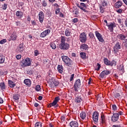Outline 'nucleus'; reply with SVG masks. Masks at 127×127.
Segmentation results:
<instances>
[{
  "mask_svg": "<svg viewBox=\"0 0 127 127\" xmlns=\"http://www.w3.org/2000/svg\"><path fill=\"white\" fill-rule=\"evenodd\" d=\"M60 10H61L60 8H57L55 10L56 14H59V13H60Z\"/></svg>",
  "mask_w": 127,
  "mask_h": 127,
  "instance_id": "obj_48",
  "label": "nucleus"
},
{
  "mask_svg": "<svg viewBox=\"0 0 127 127\" xmlns=\"http://www.w3.org/2000/svg\"><path fill=\"white\" fill-rule=\"evenodd\" d=\"M51 107H55V108H57V107H58V105H57V103L55 101H54L52 103L48 105V108H51Z\"/></svg>",
  "mask_w": 127,
  "mask_h": 127,
  "instance_id": "obj_31",
  "label": "nucleus"
},
{
  "mask_svg": "<svg viewBox=\"0 0 127 127\" xmlns=\"http://www.w3.org/2000/svg\"><path fill=\"white\" fill-rule=\"evenodd\" d=\"M24 51V44H23V42H20V44L17 47V49H16V51L19 53H22V52H23Z\"/></svg>",
  "mask_w": 127,
  "mask_h": 127,
  "instance_id": "obj_7",
  "label": "nucleus"
},
{
  "mask_svg": "<svg viewBox=\"0 0 127 127\" xmlns=\"http://www.w3.org/2000/svg\"><path fill=\"white\" fill-rule=\"evenodd\" d=\"M102 4L103 6H107V5H108V3H107V1H106V0H103Z\"/></svg>",
  "mask_w": 127,
  "mask_h": 127,
  "instance_id": "obj_47",
  "label": "nucleus"
},
{
  "mask_svg": "<svg viewBox=\"0 0 127 127\" xmlns=\"http://www.w3.org/2000/svg\"><path fill=\"white\" fill-rule=\"evenodd\" d=\"M105 8H104L103 6H100V12L101 13H104V11H105Z\"/></svg>",
  "mask_w": 127,
  "mask_h": 127,
  "instance_id": "obj_45",
  "label": "nucleus"
},
{
  "mask_svg": "<svg viewBox=\"0 0 127 127\" xmlns=\"http://www.w3.org/2000/svg\"><path fill=\"white\" fill-rule=\"evenodd\" d=\"M59 101H60V98H59V96L56 97L55 98L54 101L57 104V103H58V102H59Z\"/></svg>",
  "mask_w": 127,
  "mask_h": 127,
  "instance_id": "obj_46",
  "label": "nucleus"
},
{
  "mask_svg": "<svg viewBox=\"0 0 127 127\" xmlns=\"http://www.w3.org/2000/svg\"><path fill=\"white\" fill-rule=\"evenodd\" d=\"M104 63L105 64V65H107V66H110L111 64V61H109L108 58H105L103 59Z\"/></svg>",
  "mask_w": 127,
  "mask_h": 127,
  "instance_id": "obj_29",
  "label": "nucleus"
},
{
  "mask_svg": "<svg viewBox=\"0 0 127 127\" xmlns=\"http://www.w3.org/2000/svg\"><path fill=\"white\" fill-rule=\"evenodd\" d=\"M7 7V4L4 3L2 5V8L3 10H5Z\"/></svg>",
  "mask_w": 127,
  "mask_h": 127,
  "instance_id": "obj_42",
  "label": "nucleus"
},
{
  "mask_svg": "<svg viewBox=\"0 0 127 127\" xmlns=\"http://www.w3.org/2000/svg\"><path fill=\"white\" fill-rule=\"evenodd\" d=\"M19 95L18 94H14L13 95L12 98L13 100H14L15 102H18V100H19Z\"/></svg>",
  "mask_w": 127,
  "mask_h": 127,
  "instance_id": "obj_27",
  "label": "nucleus"
},
{
  "mask_svg": "<svg viewBox=\"0 0 127 127\" xmlns=\"http://www.w3.org/2000/svg\"><path fill=\"white\" fill-rule=\"evenodd\" d=\"M111 74V71L109 70H103L100 74V78H104L105 76L107 75H110Z\"/></svg>",
  "mask_w": 127,
  "mask_h": 127,
  "instance_id": "obj_14",
  "label": "nucleus"
},
{
  "mask_svg": "<svg viewBox=\"0 0 127 127\" xmlns=\"http://www.w3.org/2000/svg\"><path fill=\"white\" fill-rule=\"evenodd\" d=\"M69 126L71 127H79V124L77 121H72L70 123Z\"/></svg>",
  "mask_w": 127,
  "mask_h": 127,
  "instance_id": "obj_21",
  "label": "nucleus"
},
{
  "mask_svg": "<svg viewBox=\"0 0 127 127\" xmlns=\"http://www.w3.org/2000/svg\"><path fill=\"white\" fill-rule=\"evenodd\" d=\"M35 127H42V123L37 122L35 125Z\"/></svg>",
  "mask_w": 127,
  "mask_h": 127,
  "instance_id": "obj_38",
  "label": "nucleus"
},
{
  "mask_svg": "<svg viewBox=\"0 0 127 127\" xmlns=\"http://www.w3.org/2000/svg\"><path fill=\"white\" fill-rule=\"evenodd\" d=\"M59 14H60V17L64 18V14H63V13L60 12Z\"/></svg>",
  "mask_w": 127,
  "mask_h": 127,
  "instance_id": "obj_58",
  "label": "nucleus"
},
{
  "mask_svg": "<svg viewBox=\"0 0 127 127\" xmlns=\"http://www.w3.org/2000/svg\"><path fill=\"white\" fill-rule=\"evenodd\" d=\"M99 112L97 111H95L93 113L92 119L95 124H96L98 123V122H99Z\"/></svg>",
  "mask_w": 127,
  "mask_h": 127,
  "instance_id": "obj_5",
  "label": "nucleus"
},
{
  "mask_svg": "<svg viewBox=\"0 0 127 127\" xmlns=\"http://www.w3.org/2000/svg\"><path fill=\"white\" fill-rule=\"evenodd\" d=\"M110 66H117V61L113 60L112 62H110Z\"/></svg>",
  "mask_w": 127,
  "mask_h": 127,
  "instance_id": "obj_35",
  "label": "nucleus"
},
{
  "mask_svg": "<svg viewBox=\"0 0 127 127\" xmlns=\"http://www.w3.org/2000/svg\"><path fill=\"white\" fill-rule=\"evenodd\" d=\"M57 69L59 73H60L61 74H62L63 73V66L62 65L58 64Z\"/></svg>",
  "mask_w": 127,
  "mask_h": 127,
  "instance_id": "obj_28",
  "label": "nucleus"
},
{
  "mask_svg": "<svg viewBox=\"0 0 127 127\" xmlns=\"http://www.w3.org/2000/svg\"><path fill=\"white\" fill-rule=\"evenodd\" d=\"M77 6L80 8V9H82V10H83V11H84V12H87V10H86V9L84 8L85 7H82V6H80L79 4L77 5Z\"/></svg>",
  "mask_w": 127,
  "mask_h": 127,
  "instance_id": "obj_37",
  "label": "nucleus"
},
{
  "mask_svg": "<svg viewBox=\"0 0 127 127\" xmlns=\"http://www.w3.org/2000/svg\"><path fill=\"white\" fill-rule=\"evenodd\" d=\"M79 6L85 7V8H87V6H86V4L84 3H80V5Z\"/></svg>",
  "mask_w": 127,
  "mask_h": 127,
  "instance_id": "obj_51",
  "label": "nucleus"
},
{
  "mask_svg": "<svg viewBox=\"0 0 127 127\" xmlns=\"http://www.w3.org/2000/svg\"><path fill=\"white\" fill-rule=\"evenodd\" d=\"M97 68L95 69L96 71H99L100 69H101V64H100L97 63Z\"/></svg>",
  "mask_w": 127,
  "mask_h": 127,
  "instance_id": "obj_44",
  "label": "nucleus"
},
{
  "mask_svg": "<svg viewBox=\"0 0 127 127\" xmlns=\"http://www.w3.org/2000/svg\"><path fill=\"white\" fill-rule=\"evenodd\" d=\"M50 32H51V31H50V29L46 30L40 34V37H41V38H44V37H46L47 35L50 34Z\"/></svg>",
  "mask_w": 127,
  "mask_h": 127,
  "instance_id": "obj_11",
  "label": "nucleus"
},
{
  "mask_svg": "<svg viewBox=\"0 0 127 127\" xmlns=\"http://www.w3.org/2000/svg\"><path fill=\"white\" fill-rule=\"evenodd\" d=\"M16 16L18 17V18H22V17H23V12L21 11H17L16 12Z\"/></svg>",
  "mask_w": 127,
  "mask_h": 127,
  "instance_id": "obj_23",
  "label": "nucleus"
},
{
  "mask_svg": "<svg viewBox=\"0 0 127 127\" xmlns=\"http://www.w3.org/2000/svg\"><path fill=\"white\" fill-rule=\"evenodd\" d=\"M91 82H92V78H90L89 79V81H88V85H91Z\"/></svg>",
  "mask_w": 127,
  "mask_h": 127,
  "instance_id": "obj_62",
  "label": "nucleus"
},
{
  "mask_svg": "<svg viewBox=\"0 0 127 127\" xmlns=\"http://www.w3.org/2000/svg\"><path fill=\"white\" fill-rule=\"evenodd\" d=\"M64 34L65 36L69 37L72 35V32H71V29L67 28L65 30Z\"/></svg>",
  "mask_w": 127,
  "mask_h": 127,
  "instance_id": "obj_22",
  "label": "nucleus"
},
{
  "mask_svg": "<svg viewBox=\"0 0 127 127\" xmlns=\"http://www.w3.org/2000/svg\"><path fill=\"white\" fill-rule=\"evenodd\" d=\"M74 74H72L71 75L69 81H73V79H74Z\"/></svg>",
  "mask_w": 127,
  "mask_h": 127,
  "instance_id": "obj_57",
  "label": "nucleus"
},
{
  "mask_svg": "<svg viewBox=\"0 0 127 127\" xmlns=\"http://www.w3.org/2000/svg\"><path fill=\"white\" fill-rule=\"evenodd\" d=\"M50 46L53 49H56V45L54 43H52L50 44Z\"/></svg>",
  "mask_w": 127,
  "mask_h": 127,
  "instance_id": "obj_39",
  "label": "nucleus"
},
{
  "mask_svg": "<svg viewBox=\"0 0 127 127\" xmlns=\"http://www.w3.org/2000/svg\"><path fill=\"white\" fill-rule=\"evenodd\" d=\"M114 97L115 98H120V97H121V95L119 93H116L114 94Z\"/></svg>",
  "mask_w": 127,
  "mask_h": 127,
  "instance_id": "obj_50",
  "label": "nucleus"
},
{
  "mask_svg": "<svg viewBox=\"0 0 127 127\" xmlns=\"http://www.w3.org/2000/svg\"><path fill=\"white\" fill-rule=\"evenodd\" d=\"M21 63L23 66H30L31 65V61L29 58H26V59L21 61Z\"/></svg>",
  "mask_w": 127,
  "mask_h": 127,
  "instance_id": "obj_8",
  "label": "nucleus"
},
{
  "mask_svg": "<svg viewBox=\"0 0 127 127\" xmlns=\"http://www.w3.org/2000/svg\"><path fill=\"white\" fill-rule=\"evenodd\" d=\"M6 42V39H3L0 41V44H4Z\"/></svg>",
  "mask_w": 127,
  "mask_h": 127,
  "instance_id": "obj_49",
  "label": "nucleus"
},
{
  "mask_svg": "<svg viewBox=\"0 0 127 127\" xmlns=\"http://www.w3.org/2000/svg\"><path fill=\"white\" fill-rule=\"evenodd\" d=\"M31 23L33 26L36 25V21L35 20H31Z\"/></svg>",
  "mask_w": 127,
  "mask_h": 127,
  "instance_id": "obj_54",
  "label": "nucleus"
},
{
  "mask_svg": "<svg viewBox=\"0 0 127 127\" xmlns=\"http://www.w3.org/2000/svg\"><path fill=\"white\" fill-rule=\"evenodd\" d=\"M69 39V38H67ZM65 36H62L61 37V43L59 45V48L61 50H68L70 48V44L68 43V39Z\"/></svg>",
  "mask_w": 127,
  "mask_h": 127,
  "instance_id": "obj_1",
  "label": "nucleus"
},
{
  "mask_svg": "<svg viewBox=\"0 0 127 127\" xmlns=\"http://www.w3.org/2000/svg\"><path fill=\"white\" fill-rule=\"evenodd\" d=\"M35 90L37 92H39L41 90V87L39 85H37L35 87Z\"/></svg>",
  "mask_w": 127,
  "mask_h": 127,
  "instance_id": "obj_41",
  "label": "nucleus"
},
{
  "mask_svg": "<svg viewBox=\"0 0 127 127\" xmlns=\"http://www.w3.org/2000/svg\"><path fill=\"white\" fill-rule=\"evenodd\" d=\"M119 118H120V114L119 113H114L111 117V121L113 123H116V122H118Z\"/></svg>",
  "mask_w": 127,
  "mask_h": 127,
  "instance_id": "obj_12",
  "label": "nucleus"
},
{
  "mask_svg": "<svg viewBox=\"0 0 127 127\" xmlns=\"http://www.w3.org/2000/svg\"><path fill=\"white\" fill-rule=\"evenodd\" d=\"M79 55H80L81 59H82L83 60H85V59H87V56H86V53H84V52L80 53Z\"/></svg>",
  "mask_w": 127,
  "mask_h": 127,
  "instance_id": "obj_30",
  "label": "nucleus"
},
{
  "mask_svg": "<svg viewBox=\"0 0 127 127\" xmlns=\"http://www.w3.org/2000/svg\"><path fill=\"white\" fill-rule=\"evenodd\" d=\"M95 34L98 40H99L100 42H104L105 40H104V38H103V36L102 34H101V33H100L98 31H96L95 32Z\"/></svg>",
  "mask_w": 127,
  "mask_h": 127,
  "instance_id": "obj_10",
  "label": "nucleus"
},
{
  "mask_svg": "<svg viewBox=\"0 0 127 127\" xmlns=\"http://www.w3.org/2000/svg\"><path fill=\"white\" fill-rule=\"evenodd\" d=\"M78 22V18H75L73 19H72V22L73 23H76V22Z\"/></svg>",
  "mask_w": 127,
  "mask_h": 127,
  "instance_id": "obj_53",
  "label": "nucleus"
},
{
  "mask_svg": "<svg viewBox=\"0 0 127 127\" xmlns=\"http://www.w3.org/2000/svg\"><path fill=\"white\" fill-rule=\"evenodd\" d=\"M115 5L116 8H119L121 7L122 5H123V2L121 0H119L115 3Z\"/></svg>",
  "mask_w": 127,
  "mask_h": 127,
  "instance_id": "obj_25",
  "label": "nucleus"
},
{
  "mask_svg": "<svg viewBox=\"0 0 127 127\" xmlns=\"http://www.w3.org/2000/svg\"><path fill=\"white\" fill-rule=\"evenodd\" d=\"M8 86L9 87H10V88H14V87H15L16 86L15 83H14V82L11 80H8Z\"/></svg>",
  "mask_w": 127,
  "mask_h": 127,
  "instance_id": "obj_24",
  "label": "nucleus"
},
{
  "mask_svg": "<svg viewBox=\"0 0 127 127\" xmlns=\"http://www.w3.org/2000/svg\"><path fill=\"white\" fill-rule=\"evenodd\" d=\"M88 36L91 40V42H94V41H96V37H95V35H94V33L90 32Z\"/></svg>",
  "mask_w": 127,
  "mask_h": 127,
  "instance_id": "obj_19",
  "label": "nucleus"
},
{
  "mask_svg": "<svg viewBox=\"0 0 127 127\" xmlns=\"http://www.w3.org/2000/svg\"><path fill=\"white\" fill-rule=\"evenodd\" d=\"M87 115L86 114V113L84 112H82L80 114V117L82 120H85V118H86Z\"/></svg>",
  "mask_w": 127,
  "mask_h": 127,
  "instance_id": "obj_33",
  "label": "nucleus"
},
{
  "mask_svg": "<svg viewBox=\"0 0 127 127\" xmlns=\"http://www.w3.org/2000/svg\"><path fill=\"white\" fill-rule=\"evenodd\" d=\"M15 23L16 24V26H18V25H20V21H17L15 22Z\"/></svg>",
  "mask_w": 127,
  "mask_h": 127,
  "instance_id": "obj_61",
  "label": "nucleus"
},
{
  "mask_svg": "<svg viewBox=\"0 0 127 127\" xmlns=\"http://www.w3.org/2000/svg\"><path fill=\"white\" fill-rule=\"evenodd\" d=\"M80 87H81V80L78 79L76 80L74 85V90L75 92H78V90H79Z\"/></svg>",
  "mask_w": 127,
  "mask_h": 127,
  "instance_id": "obj_6",
  "label": "nucleus"
},
{
  "mask_svg": "<svg viewBox=\"0 0 127 127\" xmlns=\"http://www.w3.org/2000/svg\"><path fill=\"white\" fill-rule=\"evenodd\" d=\"M16 38H17V35L16 34V32H13L10 35V38L9 39V41H14L16 40Z\"/></svg>",
  "mask_w": 127,
  "mask_h": 127,
  "instance_id": "obj_15",
  "label": "nucleus"
},
{
  "mask_svg": "<svg viewBox=\"0 0 127 127\" xmlns=\"http://www.w3.org/2000/svg\"><path fill=\"white\" fill-rule=\"evenodd\" d=\"M42 6H44V7H46V6H47V2L45 0H43L41 2Z\"/></svg>",
  "mask_w": 127,
  "mask_h": 127,
  "instance_id": "obj_40",
  "label": "nucleus"
},
{
  "mask_svg": "<svg viewBox=\"0 0 127 127\" xmlns=\"http://www.w3.org/2000/svg\"><path fill=\"white\" fill-rule=\"evenodd\" d=\"M16 59H17V60H19V59H21V55H17L16 56Z\"/></svg>",
  "mask_w": 127,
  "mask_h": 127,
  "instance_id": "obj_55",
  "label": "nucleus"
},
{
  "mask_svg": "<svg viewBox=\"0 0 127 127\" xmlns=\"http://www.w3.org/2000/svg\"><path fill=\"white\" fill-rule=\"evenodd\" d=\"M112 109L113 111H117V105L115 104L112 105Z\"/></svg>",
  "mask_w": 127,
  "mask_h": 127,
  "instance_id": "obj_52",
  "label": "nucleus"
},
{
  "mask_svg": "<svg viewBox=\"0 0 127 127\" xmlns=\"http://www.w3.org/2000/svg\"><path fill=\"white\" fill-rule=\"evenodd\" d=\"M62 59L65 63V66H67V67H72L73 65V61L70 59L68 56H62Z\"/></svg>",
  "mask_w": 127,
  "mask_h": 127,
  "instance_id": "obj_2",
  "label": "nucleus"
},
{
  "mask_svg": "<svg viewBox=\"0 0 127 127\" xmlns=\"http://www.w3.org/2000/svg\"><path fill=\"white\" fill-rule=\"evenodd\" d=\"M107 26L108 27V29L110 30V32H114V28L116 27V23H109V24H107Z\"/></svg>",
  "mask_w": 127,
  "mask_h": 127,
  "instance_id": "obj_13",
  "label": "nucleus"
},
{
  "mask_svg": "<svg viewBox=\"0 0 127 127\" xmlns=\"http://www.w3.org/2000/svg\"><path fill=\"white\" fill-rule=\"evenodd\" d=\"M80 50L83 51V50H88L89 49V46L86 44H82L80 46Z\"/></svg>",
  "mask_w": 127,
  "mask_h": 127,
  "instance_id": "obj_18",
  "label": "nucleus"
},
{
  "mask_svg": "<svg viewBox=\"0 0 127 127\" xmlns=\"http://www.w3.org/2000/svg\"><path fill=\"white\" fill-rule=\"evenodd\" d=\"M101 119L102 124H106V118H105V115H101Z\"/></svg>",
  "mask_w": 127,
  "mask_h": 127,
  "instance_id": "obj_34",
  "label": "nucleus"
},
{
  "mask_svg": "<svg viewBox=\"0 0 127 127\" xmlns=\"http://www.w3.org/2000/svg\"><path fill=\"white\" fill-rule=\"evenodd\" d=\"M53 6H56L57 8H59V5H58V4H57V3H55V4H54Z\"/></svg>",
  "mask_w": 127,
  "mask_h": 127,
  "instance_id": "obj_59",
  "label": "nucleus"
},
{
  "mask_svg": "<svg viewBox=\"0 0 127 127\" xmlns=\"http://www.w3.org/2000/svg\"><path fill=\"white\" fill-rule=\"evenodd\" d=\"M5 60V57L2 54H0V64H2L4 63Z\"/></svg>",
  "mask_w": 127,
  "mask_h": 127,
  "instance_id": "obj_26",
  "label": "nucleus"
},
{
  "mask_svg": "<svg viewBox=\"0 0 127 127\" xmlns=\"http://www.w3.org/2000/svg\"><path fill=\"white\" fill-rule=\"evenodd\" d=\"M117 38H118V39H119V40H125L127 38V36L123 34H119L117 36Z\"/></svg>",
  "mask_w": 127,
  "mask_h": 127,
  "instance_id": "obj_20",
  "label": "nucleus"
},
{
  "mask_svg": "<svg viewBox=\"0 0 127 127\" xmlns=\"http://www.w3.org/2000/svg\"><path fill=\"white\" fill-rule=\"evenodd\" d=\"M121 43L117 42L113 47V50L114 52V54H118V52H119V50L121 49Z\"/></svg>",
  "mask_w": 127,
  "mask_h": 127,
  "instance_id": "obj_9",
  "label": "nucleus"
},
{
  "mask_svg": "<svg viewBox=\"0 0 127 127\" xmlns=\"http://www.w3.org/2000/svg\"><path fill=\"white\" fill-rule=\"evenodd\" d=\"M74 102H75V103H81V102H82L81 96H76L74 99Z\"/></svg>",
  "mask_w": 127,
  "mask_h": 127,
  "instance_id": "obj_32",
  "label": "nucleus"
},
{
  "mask_svg": "<svg viewBox=\"0 0 127 127\" xmlns=\"http://www.w3.org/2000/svg\"><path fill=\"white\" fill-rule=\"evenodd\" d=\"M39 20L41 23L44 20V13L43 11H40L39 13Z\"/></svg>",
  "mask_w": 127,
  "mask_h": 127,
  "instance_id": "obj_16",
  "label": "nucleus"
},
{
  "mask_svg": "<svg viewBox=\"0 0 127 127\" xmlns=\"http://www.w3.org/2000/svg\"><path fill=\"white\" fill-rule=\"evenodd\" d=\"M79 40L82 43H86L87 42V34L82 32L79 35Z\"/></svg>",
  "mask_w": 127,
  "mask_h": 127,
  "instance_id": "obj_4",
  "label": "nucleus"
},
{
  "mask_svg": "<svg viewBox=\"0 0 127 127\" xmlns=\"http://www.w3.org/2000/svg\"><path fill=\"white\" fill-rule=\"evenodd\" d=\"M112 127H122L120 125H113Z\"/></svg>",
  "mask_w": 127,
  "mask_h": 127,
  "instance_id": "obj_63",
  "label": "nucleus"
},
{
  "mask_svg": "<svg viewBox=\"0 0 127 127\" xmlns=\"http://www.w3.org/2000/svg\"><path fill=\"white\" fill-rule=\"evenodd\" d=\"M71 56L72 57H76V54L75 53H72Z\"/></svg>",
  "mask_w": 127,
  "mask_h": 127,
  "instance_id": "obj_64",
  "label": "nucleus"
},
{
  "mask_svg": "<svg viewBox=\"0 0 127 127\" xmlns=\"http://www.w3.org/2000/svg\"><path fill=\"white\" fill-rule=\"evenodd\" d=\"M23 83L27 87H31L32 82L30 79L26 78L24 80Z\"/></svg>",
  "mask_w": 127,
  "mask_h": 127,
  "instance_id": "obj_17",
  "label": "nucleus"
},
{
  "mask_svg": "<svg viewBox=\"0 0 127 127\" xmlns=\"http://www.w3.org/2000/svg\"><path fill=\"white\" fill-rule=\"evenodd\" d=\"M117 12L118 13H122L123 12V9L119 8L117 10Z\"/></svg>",
  "mask_w": 127,
  "mask_h": 127,
  "instance_id": "obj_56",
  "label": "nucleus"
},
{
  "mask_svg": "<svg viewBox=\"0 0 127 127\" xmlns=\"http://www.w3.org/2000/svg\"><path fill=\"white\" fill-rule=\"evenodd\" d=\"M34 56H38L39 55V51L37 50H36L34 52Z\"/></svg>",
  "mask_w": 127,
  "mask_h": 127,
  "instance_id": "obj_43",
  "label": "nucleus"
},
{
  "mask_svg": "<svg viewBox=\"0 0 127 127\" xmlns=\"http://www.w3.org/2000/svg\"><path fill=\"white\" fill-rule=\"evenodd\" d=\"M0 87L1 90H4V89H5V85L4 84V82H0Z\"/></svg>",
  "mask_w": 127,
  "mask_h": 127,
  "instance_id": "obj_36",
  "label": "nucleus"
},
{
  "mask_svg": "<svg viewBox=\"0 0 127 127\" xmlns=\"http://www.w3.org/2000/svg\"><path fill=\"white\" fill-rule=\"evenodd\" d=\"M48 83L50 88H54V87H57L58 86V85H59V81L55 80L54 77L50 79V80L48 81Z\"/></svg>",
  "mask_w": 127,
  "mask_h": 127,
  "instance_id": "obj_3",
  "label": "nucleus"
},
{
  "mask_svg": "<svg viewBox=\"0 0 127 127\" xmlns=\"http://www.w3.org/2000/svg\"><path fill=\"white\" fill-rule=\"evenodd\" d=\"M27 21H29V22H30V20H31V18H30V15H28L27 16Z\"/></svg>",
  "mask_w": 127,
  "mask_h": 127,
  "instance_id": "obj_60",
  "label": "nucleus"
}]
</instances>
